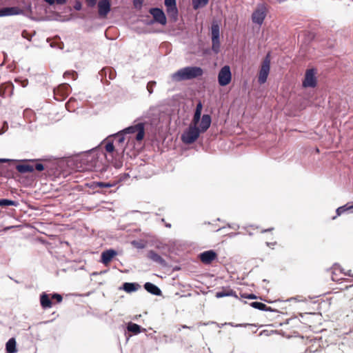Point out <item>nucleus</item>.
<instances>
[{
  "mask_svg": "<svg viewBox=\"0 0 353 353\" xmlns=\"http://www.w3.org/2000/svg\"><path fill=\"white\" fill-rule=\"evenodd\" d=\"M74 8L77 10H80L81 9V3H77L74 6Z\"/></svg>",
  "mask_w": 353,
  "mask_h": 353,
  "instance_id": "79ce46f5",
  "label": "nucleus"
},
{
  "mask_svg": "<svg viewBox=\"0 0 353 353\" xmlns=\"http://www.w3.org/2000/svg\"><path fill=\"white\" fill-rule=\"evenodd\" d=\"M99 14L105 17L110 11V3L109 0H100L98 3Z\"/></svg>",
  "mask_w": 353,
  "mask_h": 353,
  "instance_id": "9b49d317",
  "label": "nucleus"
},
{
  "mask_svg": "<svg viewBox=\"0 0 353 353\" xmlns=\"http://www.w3.org/2000/svg\"><path fill=\"white\" fill-rule=\"evenodd\" d=\"M41 305L43 309L50 308L52 307V301L49 298V296L43 292L40 296Z\"/></svg>",
  "mask_w": 353,
  "mask_h": 353,
  "instance_id": "a211bd4d",
  "label": "nucleus"
},
{
  "mask_svg": "<svg viewBox=\"0 0 353 353\" xmlns=\"http://www.w3.org/2000/svg\"><path fill=\"white\" fill-rule=\"evenodd\" d=\"M117 254V251L113 249L106 250L101 253V262L103 264H108Z\"/></svg>",
  "mask_w": 353,
  "mask_h": 353,
  "instance_id": "4468645a",
  "label": "nucleus"
},
{
  "mask_svg": "<svg viewBox=\"0 0 353 353\" xmlns=\"http://www.w3.org/2000/svg\"><path fill=\"white\" fill-rule=\"evenodd\" d=\"M216 257V253L212 250L205 251L200 254L199 258L201 261L205 263L209 264L214 261Z\"/></svg>",
  "mask_w": 353,
  "mask_h": 353,
  "instance_id": "9d476101",
  "label": "nucleus"
},
{
  "mask_svg": "<svg viewBox=\"0 0 353 353\" xmlns=\"http://www.w3.org/2000/svg\"><path fill=\"white\" fill-rule=\"evenodd\" d=\"M315 70L312 68L306 71L305 79L303 81L304 87L314 88L316 85V79L315 77Z\"/></svg>",
  "mask_w": 353,
  "mask_h": 353,
  "instance_id": "6e6552de",
  "label": "nucleus"
},
{
  "mask_svg": "<svg viewBox=\"0 0 353 353\" xmlns=\"http://www.w3.org/2000/svg\"><path fill=\"white\" fill-rule=\"evenodd\" d=\"M147 256L153 262L157 263L160 265L165 264V261L154 250L148 251Z\"/></svg>",
  "mask_w": 353,
  "mask_h": 353,
  "instance_id": "dca6fc26",
  "label": "nucleus"
},
{
  "mask_svg": "<svg viewBox=\"0 0 353 353\" xmlns=\"http://www.w3.org/2000/svg\"><path fill=\"white\" fill-rule=\"evenodd\" d=\"M272 230H273V228H268V229H267V230H263V231H262V232H263V233H264V232H270V231H272Z\"/></svg>",
  "mask_w": 353,
  "mask_h": 353,
  "instance_id": "09e8293b",
  "label": "nucleus"
},
{
  "mask_svg": "<svg viewBox=\"0 0 353 353\" xmlns=\"http://www.w3.org/2000/svg\"><path fill=\"white\" fill-rule=\"evenodd\" d=\"M234 292L232 290H229L228 292H218L216 294V298H222L225 296H233Z\"/></svg>",
  "mask_w": 353,
  "mask_h": 353,
  "instance_id": "c85d7f7f",
  "label": "nucleus"
},
{
  "mask_svg": "<svg viewBox=\"0 0 353 353\" xmlns=\"http://www.w3.org/2000/svg\"><path fill=\"white\" fill-rule=\"evenodd\" d=\"M6 353L17 352V342L14 338L10 339L6 344Z\"/></svg>",
  "mask_w": 353,
  "mask_h": 353,
  "instance_id": "aec40b11",
  "label": "nucleus"
},
{
  "mask_svg": "<svg viewBox=\"0 0 353 353\" xmlns=\"http://www.w3.org/2000/svg\"><path fill=\"white\" fill-rule=\"evenodd\" d=\"M88 6L90 7H94L96 5L97 0H86Z\"/></svg>",
  "mask_w": 353,
  "mask_h": 353,
  "instance_id": "58836bf2",
  "label": "nucleus"
},
{
  "mask_svg": "<svg viewBox=\"0 0 353 353\" xmlns=\"http://www.w3.org/2000/svg\"><path fill=\"white\" fill-rule=\"evenodd\" d=\"M97 186L101 187V188H110L112 186V185L110 183H103V182H98Z\"/></svg>",
  "mask_w": 353,
  "mask_h": 353,
  "instance_id": "f704fd0d",
  "label": "nucleus"
},
{
  "mask_svg": "<svg viewBox=\"0 0 353 353\" xmlns=\"http://www.w3.org/2000/svg\"><path fill=\"white\" fill-rule=\"evenodd\" d=\"M224 325H229L230 326H232V327H245L247 325V324H234L233 323H225Z\"/></svg>",
  "mask_w": 353,
  "mask_h": 353,
  "instance_id": "e433bc0d",
  "label": "nucleus"
},
{
  "mask_svg": "<svg viewBox=\"0 0 353 353\" xmlns=\"http://www.w3.org/2000/svg\"><path fill=\"white\" fill-rule=\"evenodd\" d=\"M197 125L192 123L181 134V140L184 143L191 144L199 138L201 132Z\"/></svg>",
  "mask_w": 353,
  "mask_h": 353,
  "instance_id": "f03ea898",
  "label": "nucleus"
},
{
  "mask_svg": "<svg viewBox=\"0 0 353 353\" xmlns=\"http://www.w3.org/2000/svg\"><path fill=\"white\" fill-rule=\"evenodd\" d=\"M105 150L108 152H112L114 150V146L112 142H108L105 145Z\"/></svg>",
  "mask_w": 353,
  "mask_h": 353,
  "instance_id": "473e14b6",
  "label": "nucleus"
},
{
  "mask_svg": "<svg viewBox=\"0 0 353 353\" xmlns=\"http://www.w3.org/2000/svg\"><path fill=\"white\" fill-rule=\"evenodd\" d=\"M19 205V203L17 201L7 199H0V206H9V205H13V206H17Z\"/></svg>",
  "mask_w": 353,
  "mask_h": 353,
  "instance_id": "bb28decb",
  "label": "nucleus"
},
{
  "mask_svg": "<svg viewBox=\"0 0 353 353\" xmlns=\"http://www.w3.org/2000/svg\"><path fill=\"white\" fill-rule=\"evenodd\" d=\"M46 3L50 5H53L54 3V0H44Z\"/></svg>",
  "mask_w": 353,
  "mask_h": 353,
  "instance_id": "c03bdc74",
  "label": "nucleus"
},
{
  "mask_svg": "<svg viewBox=\"0 0 353 353\" xmlns=\"http://www.w3.org/2000/svg\"><path fill=\"white\" fill-rule=\"evenodd\" d=\"M212 119L209 114H203L201 122L199 123V130L201 132H205L210 128L211 125Z\"/></svg>",
  "mask_w": 353,
  "mask_h": 353,
  "instance_id": "ddd939ff",
  "label": "nucleus"
},
{
  "mask_svg": "<svg viewBox=\"0 0 353 353\" xmlns=\"http://www.w3.org/2000/svg\"><path fill=\"white\" fill-rule=\"evenodd\" d=\"M17 170L20 173L32 172L34 168L28 164H19L16 166Z\"/></svg>",
  "mask_w": 353,
  "mask_h": 353,
  "instance_id": "412c9836",
  "label": "nucleus"
},
{
  "mask_svg": "<svg viewBox=\"0 0 353 353\" xmlns=\"http://www.w3.org/2000/svg\"><path fill=\"white\" fill-rule=\"evenodd\" d=\"M30 19L32 21H41L42 19H37L36 17H30Z\"/></svg>",
  "mask_w": 353,
  "mask_h": 353,
  "instance_id": "a18cd8bd",
  "label": "nucleus"
},
{
  "mask_svg": "<svg viewBox=\"0 0 353 353\" xmlns=\"http://www.w3.org/2000/svg\"><path fill=\"white\" fill-rule=\"evenodd\" d=\"M113 137L119 145L122 144L125 141V133L121 132V130L113 134Z\"/></svg>",
  "mask_w": 353,
  "mask_h": 353,
  "instance_id": "cd10ccee",
  "label": "nucleus"
},
{
  "mask_svg": "<svg viewBox=\"0 0 353 353\" xmlns=\"http://www.w3.org/2000/svg\"><path fill=\"white\" fill-rule=\"evenodd\" d=\"M55 2L59 5H63L66 3V0H54Z\"/></svg>",
  "mask_w": 353,
  "mask_h": 353,
  "instance_id": "a19ab883",
  "label": "nucleus"
},
{
  "mask_svg": "<svg viewBox=\"0 0 353 353\" xmlns=\"http://www.w3.org/2000/svg\"><path fill=\"white\" fill-rule=\"evenodd\" d=\"M171 226H172V225H171V224H170V223H166V224H165V227H166V228H171Z\"/></svg>",
  "mask_w": 353,
  "mask_h": 353,
  "instance_id": "8fccbe9b",
  "label": "nucleus"
},
{
  "mask_svg": "<svg viewBox=\"0 0 353 353\" xmlns=\"http://www.w3.org/2000/svg\"><path fill=\"white\" fill-rule=\"evenodd\" d=\"M34 168L38 171H43L44 170V165L40 163H37Z\"/></svg>",
  "mask_w": 353,
  "mask_h": 353,
  "instance_id": "c9c22d12",
  "label": "nucleus"
},
{
  "mask_svg": "<svg viewBox=\"0 0 353 353\" xmlns=\"http://www.w3.org/2000/svg\"><path fill=\"white\" fill-rule=\"evenodd\" d=\"M265 18V9L263 6H259L252 13V19L253 23L261 26Z\"/></svg>",
  "mask_w": 353,
  "mask_h": 353,
  "instance_id": "1a4fd4ad",
  "label": "nucleus"
},
{
  "mask_svg": "<svg viewBox=\"0 0 353 353\" xmlns=\"http://www.w3.org/2000/svg\"><path fill=\"white\" fill-rule=\"evenodd\" d=\"M202 108H203V105H202L201 102L200 101L196 105V110L194 112V115L192 122L194 125H198V123L201 119Z\"/></svg>",
  "mask_w": 353,
  "mask_h": 353,
  "instance_id": "6ab92c4d",
  "label": "nucleus"
},
{
  "mask_svg": "<svg viewBox=\"0 0 353 353\" xmlns=\"http://www.w3.org/2000/svg\"><path fill=\"white\" fill-rule=\"evenodd\" d=\"M141 285L137 283H124L122 289L126 292L131 293L137 291Z\"/></svg>",
  "mask_w": 353,
  "mask_h": 353,
  "instance_id": "f3484780",
  "label": "nucleus"
},
{
  "mask_svg": "<svg viewBox=\"0 0 353 353\" xmlns=\"http://www.w3.org/2000/svg\"><path fill=\"white\" fill-rule=\"evenodd\" d=\"M52 298L55 299L59 303L61 302L63 300L62 296L57 293L53 294Z\"/></svg>",
  "mask_w": 353,
  "mask_h": 353,
  "instance_id": "72a5a7b5",
  "label": "nucleus"
},
{
  "mask_svg": "<svg viewBox=\"0 0 353 353\" xmlns=\"http://www.w3.org/2000/svg\"><path fill=\"white\" fill-rule=\"evenodd\" d=\"M345 275L347 276H352V274L350 273V270H348L347 272H343Z\"/></svg>",
  "mask_w": 353,
  "mask_h": 353,
  "instance_id": "de8ad7c7",
  "label": "nucleus"
},
{
  "mask_svg": "<svg viewBox=\"0 0 353 353\" xmlns=\"http://www.w3.org/2000/svg\"><path fill=\"white\" fill-rule=\"evenodd\" d=\"M136 132H137L136 140L138 141L143 140L145 135V125L143 123H138L133 125L125 128L121 130V132H124L125 134H133L135 133Z\"/></svg>",
  "mask_w": 353,
  "mask_h": 353,
  "instance_id": "20e7f679",
  "label": "nucleus"
},
{
  "mask_svg": "<svg viewBox=\"0 0 353 353\" xmlns=\"http://www.w3.org/2000/svg\"><path fill=\"white\" fill-rule=\"evenodd\" d=\"M22 12L23 11L17 7H6L0 10V17L18 15Z\"/></svg>",
  "mask_w": 353,
  "mask_h": 353,
  "instance_id": "f8f14e48",
  "label": "nucleus"
},
{
  "mask_svg": "<svg viewBox=\"0 0 353 353\" xmlns=\"http://www.w3.org/2000/svg\"><path fill=\"white\" fill-rule=\"evenodd\" d=\"M181 326L180 327L178 328V331L180 332L181 330Z\"/></svg>",
  "mask_w": 353,
  "mask_h": 353,
  "instance_id": "603ef678",
  "label": "nucleus"
},
{
  "mask_svg": "<svg viewBox=\"0 0 353 353\" xmlns=\"http://www.w3.org/2000/svg\"><path fill=\"white\" fill-rule=\"evenodd\" d=\"M270 70V59L269 54L263 59L260 71L258 81L260 84L265 83Z\"/></svg>",
  "mask_w": 353,
  "mask_h": 353,
  "instance_id": "39448f33",
  "label": "nucleus"
},
{
  "mask_svg": "<svg viewBox=\"0 0 353 353\" xmlns=\"http://www.w3.org/2000/svg\"><path fill=\"white\" fill-rule=\"evenodd\" d=\"M212 50L217 54L220 51V26L217 21H213L211 26Z\"/></svg>",
  "mask_w": 353,
  "mask_h": 353,
  "instance_id": "7ed1b4c3",
  "label": "nucleus"
},
{
  "mask_svg": "<svg viewBox=\"0 0 353 353\" xmlns=\"http://www.w3.org/2000/svg\"><path fill=\"white\" fill-rule=\"evenodd\" d=\"M168 16L174 20H176L178 16V9L176 6L168 8L166 10Z\"/></svg>",
  "mask_w": 353,
  "mask_h": 353,
  "instance_id": "a878e982",
  "label": "nucleus"
},
{
  "mask_svg": "<svg viewBox=\"0 0 353 353\" xmlns=\"http://www.w3.org/2000/svg\"><path fill=\"white\" fill-rule=\"evenodd\" d=\"M131 244L135 247L137 249H139V250H141V249H143L145 245L144 243H143L141 241H132L131 242Z\"/></svg>",
  "mask_w": 353,
  "mask_h": 353,
  "instance_id": "c756f323",
  "label": "nucleus"
},
{
  "mask_svg": "<svg viewBox=\"0 0 353 353\" xmlns=\"http://www.w3.org/2000/svg\"><path fill=\"white\" fill-rule=\"evenodd\" d=\"M351 209H353V204L349 205L348 203H347L343 206L339 207L336 210V216H341L343 212Z\"/></svg>",
  "mask_w": 353,
  "mask_h": 353,
  "instance_id": "393cba45",
  "label": "nucleus"
},
{
  "mask_svg": "<svg viewBox=\"0 0 353 353\" xmlns=\"http://www.w3.org/2000/svg\"><path fill=\"white\" fill-rule=\"evenodd\" d=\"M209 0H192V6L194 10L203 8L208 3Z\"/></svg>",
  "mask_w": 353,
  "mask_h": 353,
  "instance_id": "b1692460",
  "label": "nucleus"
},
{
  "mask_svg": "<svg viewBox=\"0 0 353 353\" xmlns=\"http://www.w3.org/2000/svg\"><path fill=\"white\" fill-rule=\"evenodd\" d=\"M334 270H337V268H336V267L337 266V265H336V264H334Z\"/></svg>",
  "mask_w": 353,
  "mask_h": 353,
  "instance_id": "864d4df0",
  "label": "nucleus"
},
{
  "mask_svg": "<svg viewBox=\"0 0 353 353\" xmlns=\"http://www.w3.org/2000/svg\"><path fill=\"white\" fill-rule=\"evenodd\" d=\"M245 298L246 299H257V296L254 294H247L246 296H244Z\"/></svg>",
  "mask_w": 353,
  "mask_h": 353,
  "instance_id": "ea45409f",
  "label": "nucleus"
},
{
  "mask_svg": "<svg viewBox=\"0 0 353 353\" xmlns=\"http://www.w3.org/2000/svg\"><path fill=\"white\" fill-rule=\"evenodd\" d=\"M12 159H0V163H5L8 161H12Z\"/></svg>",
  "mask_w": 353,
  "mask_h": 353,
  "instance_id": "37998d69",
  "label": "nucleus"
},
{
  "mask_svg": "<svg viewBox=\"0 0 353 353\" xmlns=\"http://www.w3.org/2000/svg\"><path fill=\"white\" fill-rule=\"evenodd\" d=\"M182 329H192V327L188 326L186 325H181Z\"/></svg>",
  "mask_w": 353,
  "mask_h": 353,
  "instance_id": "49530a36",
  "label": "nucleus"
},
{
  "mask_svg": "<svg viewBox=\"0 0 353 353\" xmlns=\"http://www.w3.org/2000/svg\"><path fill=\"white\" fill-rule=\"evenodd\" d=\"M203 70L198 66H187L178 70L172 74L171 78L173 81L179 82L185 80H190L202 76Z\"/></svg>",
  "mask_w": 353,
  "mask_h": 353,
  "instance_id": "f257e3e1",
  "label": "nucleus"
},
{
  "mask_svg": "<svg viewBox=\"0 0 353 353\" xmlns=\"http://www.w3.org/2000/svg\"><path fill=\"white\" fill-rule=\"evenodd\" d=\"M127 330L132 333L139 334L141 332V326L137 323L130 322L127 325Z\"/></svg>",
  "mask_w": 353,
  "mask_h": 353,
  "instance_id": "5701e85b",
  "label": "nucleus"
},
{
  "mask_svg": "<svg viewBox=\"0 0 353 353\" xmlns=\"http://www.w3.org/2000/svg\"><path fill=\"white\" fill-rule=\"evenodd\" d=\"M149 12L153 17V21L149 22L148 24H152L154 22L159 23L163 26L166 24V17L162 9L159 8H152L150 9Z\"/></svg>",
  "mask_w": 353,
  "mask_h": 353,
  "instance_id": "0eeeda50",
  "label": "nucleus"
},
{
  "mask_svg": "<svg viewBox=\"0 0 353 353\" xmlns=\"http://www.w3.org/2000/svg\"><path fill=\"white\" fill-rule=\"evenodd\" d=\"M26 85H27V83L23 84V87H26Z\"/></svg>",
  "mask_w": 353,
  "mask_h": 353,
  "instance_id": "5fc2aeb1",
  "label": "nucleus"
},
{
  "mask_svg": "<svg viewBox=\"0 0 353 353\" xmlns=\"http://www.w3.org/2000/svg\"><path fill=\"white\" fill-rule=\"evenodd\" d=\"M232 79V73L229 65H224L219 72L218 82L220 85H228Z\"/></svg>",
  "mask_w": 353,
  "mask_h": 353,
  "instance_id": "423d86ee",
  "label": "nucleus"
},
{
  "mask_svg": "<svg viewBox=\"0 0 353 353\" xmlns=\"http://www.w3.org/2000/svg\"><path fill=\"white\" fill-rule=\"evenodd\" d=\"M143 4L142 0H134V5L136 8L139 7L141 8Z\"/></svg>",
  "mask_w": 353,
  "mask_h": 353,
  "instance_id": "4c0bfd02",
  "label": "nucleus"
},
{
  "mask_svg": "<svg viewBox=\"0 0 353 353\" xmlns=\"http://www.w3.org/2000/svg\"><path fill=\"white\" fill-rule=\"evenodd\" d=\"M166 8L176 6V0H165Z\"/></svg>",
  "mask_w": 353,
  "mask_h": 353,
  "instance_id": "7c9ffc66",
  "label": "nucleus"
},
{
  "mask_svg": "<svg viewBox=\"0 0 353 353\" xmlns=\"http://www.w3.org/2000/svg\"><path fill=\"white\" fill-rule=\"evenodd\" d=\"M267 245H268V246H270V245H273V243H267Z\"/></svg>",
  "mask_w": 353,
  "mask_h": 353,
  "instance_id": "3c124183",
  "label": "nucleus"
},
{
  "mask_svg": "<svg viewBox=\"0 0 353 353\" xmlns=\"http://www.w3.org/2000/svg\"><path fill=\"white\" fill-rule=\"evenodd\" d=\"M250 306L253 308L261 310V311H269L273 312V310L270 307H268L265 304L261 302H252Z\"/></svg>",
  "mask_w": 353,
  "mask_h": 353,
  "instance_id": "4be33fe9",
  "label": "nucleus"
},
{
  "mask_svg": "<svg viewBox=\"0 0 353 353\" xmlns=\"http://www.w3.org/2000/svg\"><path fill=\"white\" fill-rule=\"evenodd\" d=\"M144 288L145 290L149 292L150 294L155 296H161V289L156 285L150 283V282H146L144 284Z\"/></svg>",
  "mask_w": 353,
  "mask_h": 353,
  "instance_id": "2eb2a0df",
  "label": "nucleus"
},
{
  "mask_svg": "<svg viewBox=\"0 0 353 353\" xmlns=\"http://www.w3.org/2000/svg\"><path fill=\"white\" fill-rule=\"evenodd\" d=\"M156 85V81H150L147 85V90L150 94L153 92V87Z\"/></svg>",
  "mask_w": 353,
  "mask_h": 353,
  "instance_id": "2f4dec72",
  "label": "nucleus"
}]
</instances>
